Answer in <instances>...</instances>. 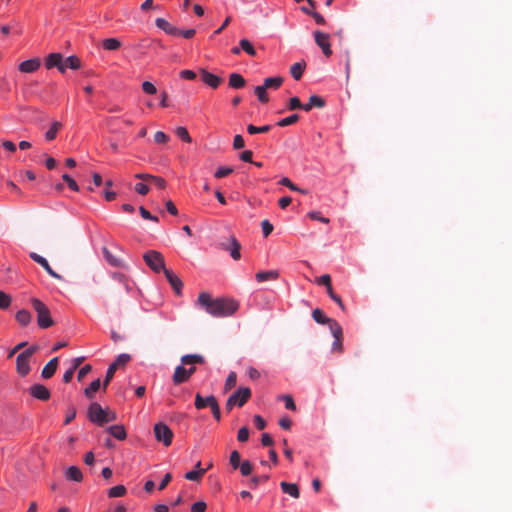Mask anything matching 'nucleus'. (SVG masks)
Listing matches in <instances>:
<instances>
[{"label": "nucleus", "instance_id": "53", "mask_svg": "<svg viewBox=\"0 0 512 512\" xmlns=\"http://www.w3.org/2000/svg\"><path fill=\"white\" fill-rule=\"evenodd\" d=\"M269 480V475H259L253 476L250 480V487L252 489H256L257 486L261 483H265Z\"/></svg>", "mask_w": 512, "mask_h": 512}, {"label": "nucleus", "instance_id": "52", "mask_svg": "<svg viewBox=\"0 0 512 512\" xmlns=\"http://www.w3.org/2000/svg\"><path fill=\"white\" fill-rule=\"evenodd\" d=\"M327 294L329 295V297L341 308L342 311H345L346 308H345V305L341 299V297L337 294L334 293L333 291V288L332 287H328L327 289Z\"/></svg>", "mask_w": 512, "mask_h": 512}, {"label": "nucleus", "instance_id": "44", "mask_svg": "<svg viewBox=\"0 0 512 512\" xmlns=\"http://www.w3.org/2000/svg\"><path fill=\"white\" fill-rule=\"evenodd\" d=\"M236 383H237V374H236V372L231 371L225 380L224 391L227 392V391L231 390L233 387H235Z\"/></svg>", "mask_w": 512, "mask_h": 512}, {"label": "nucleus", "instance_id": "21", "mask_svg": "<svg viewBox=\"0 0 512 512\" xmlns=\"http://www.w3.org/2000/svg\"><path fill=\"white\" fill-rule=\"evenodd\" d=\"M218 401L214 395L203 397L200 393L195 396V407L196 409H204L206 407H212Z\"/></svg>", "mask_w": 512, "mask_h": 512}, {"label": "nucleus", "instance_id": "40", "mask_svg": "<svg viewBox=\"0 0 512 512\" xmlns=\"http://www.w3.org/2000/svg\"><path fill=\"white\" fill-rule=\"evenodd\" d=\"M301 10L305 14L312 16L316 24H318V25H325L326 24L325 18L320 13H318L317 11L310 10V9H308L306 7H302Z\"/></svg>", "mask_w": 512, "mask_h": 512}, {"label": "nucleus", "instance_id": "25", "mask_svg": "<svg viewBox=\"0 0 512 512\" xmlns=\"http://www.w3.org/2000/svg\"><path fill=\"white\" fill-rule=\"evenodd\" d=\"M279 278V272L277 270L259 271L255 274L257 282H265L269 280H277Z\"/></svg>", "mask_w": 512, "mask_h": 512}, {"label": "nucleus", "instance_id": "24", "mask_svg": "<svg viewBox=\"0 0 512 512\" xmlns=\"http://www.w3.org/2000/svg\"><path fill=\"white\" fill-rule=\"evenodd\" d=\"M57 367H58V357H54L44 366V368L42 369V372H41V376L44 379L51 378L55 374Z\"/></svg>", "mask_w": 512, "mask_h": 512}, {"label": "nucleus", "instance_id": "9", "mask_svg": "<svg viewBox=\"0 0 512 512\" xmlns=\"http://www.w3.org/2000/svg\"><path fill=\"white\" fill-rule=\"evenodd\" d=\"M181 363L189 366L186 370L191 377L196 372L195 365L204 364L205 358L200 354H186L181 357Z\"/></svg>", "mask_w": 512, "mask_h": 512}, {"label": "nucleus", "instance_id": "3", "mask_svg": "<svg viewBox=\"0 0 512 512\" xmlns=\"http://www.w3.org/2000/svg\"><path fill=\"white\" fill-rule=\"evenodd\" d=\"M37 350L38 347L33 345L18 354L16 358V371L20 376L25 377L30 373V358Z\"/></svg>", "mask_w": 512, "mask_h": 512}, {"label": "nucleus", "instance_id": "64", "mask_svg": "<svg viewBox=\"0 0 512 512\" xmlns=\"http://www.w3.org/2000/svg\"><path fill=\"white\" fill-rule=\"evenodd\" d=\"M206 509L207 504L204 501H197L191 506V512H205Z\"/></svg>", "mask_w": 512, "mask_h": 512}, {"label": "nucleus", "instance_id": "55", "mask_svg": "<svg viewBox=\"0 0 512 512\" xmlns=\"http://www.w3.org/2000/svg\"><path fill=\"white\" fill-rule=\"evenodd\" d=\"M238 468L240 469V473H241L242 476L250 475L252 473V470H253V466H252L251 462L248 461V460L243 461L239 465Z\"/></svg>", "mask_w": 512, "mask_h": 512}, {"label": "nucleus", "instance_id": "33", "mask_svg": "<svg viewBox=\"0 0 512 512\" xmlns=\"http://www.w3.org/2000/svg\"><path fill=\"white\" fill-rule=\"evenodd\" d=\"M200 467H201V462L198 461L197 464H196V469L188 471L185 474V478L187 480H189V481H197V480H199L205 474V472H206V469H202Z\"/></svg>", "mask_w": 512, "mask_h": 512}, {"label": "nucleus", "instance_id": "35", "mask_svg": "<svg viewBox=\"0 0 512 512\" xmlns=\"http://www.w3.org/2000/svg\"><path fill=\"white\" fill-rule=\"evenodd\" d=\"M62 127V124L59 121H53L49 127V129L45 133V139L47 141H52L56 138L58 131Z\"/></svg>", "mask_w": 512, "mask_h": 512}, {"label": "nucleus", "instance_id": "50", "mask_svg": "<svg viewBox=\"0 0 512 512\" xmlns=\"http://www.w3.org/2000/svg\"><path fill=\"white\" fill-rule=\"evenodd\" d=\"M279 400L284 401L285 408L291 411L296 410V404L294 402V399L290 395H280L278 396Z\"/></svg>", "mask_w": 512, "mask_h": 512}, {"label": "nucleus", "instance_id": "36", "mask_svg": "<svg viewBox=\"0 0 512 512\" xmlns=\"http://www.w3.org/2000/svg\"><path fill=\"white\" fill-rule=\"evenodd\" d=\"M100 379L93 380L88 387L85 388L84 394L87 398L92 399L94 394L100 389Z\"/></svg>", "mask_w": 512, "mask_h": 512}, {"label": "nucleus", "instance_id": "30", "mask_svg": "<svg viewBox=\"0 0 512 512\" xmlns=\"http://www.w3.org/2000/svg\"><path fill=\"white\" fill-rule=\"evenodd\" d=\"M16 321L22 326L26 327L28 326L32 321V315L31 313L26 309H21L17 311L15 315Z\"/></svg>", "mask_w": 512, "mask_h": 512}, {"label": "nucleus", "instance_id": "32", "mask_svg": "<svg viewBox=\"0 0 512 512\" xmlns=\"http://www.w3.org/2000/svg\"><path fill=\"white\" fill-rule=\"evenodd\" d=\"M283 77L281 76H275V77H268L264 79L263 86L266 89H274L277 90L281 87L283 84Z\"/></svg>", "mask_w": 512, "mask_h": 512}, {"label": "nucleus", "instance_id": "1", "mask_svg": "<svg viewBox=\"0 0 512 512\" xmlns=\"http://www.w3.org/2000/svg\"><path fill=\"white\" fill-rule=\"evenodd\" d=\"M198 302L205 308L207 313L214 317L231 316L239 308V303L235 299L225 297L212 299L211 295L207 292L199 294Z\"/></svg>", "mask_w": 512, "mask_h": 512}, {"label": "nucleus", "instance_id": "39", "mask_svg": "<svg viewBox=\"0 0 512 512\" xmlns=\"http://www.w3.org/2000/svg\"><path fill=\"white\" fill-rule=\"evenodd\" d=\"M65 70L70 68L72 70H77L81 66L80 59L75 55H70L66 59H64Z\"/></svg>", "mask_w": 512, "mask_h": 512}, {"label": "nucleus", "instance_id": "61", "mask_svg": "<svg viewBox=\"0 0 512 512\" xmlns=\"http://www.w3.org/2000/svg\"><path fill=\"white\" fill-rule=\"evenodd\" d=\"M262 233L264 237H268L273 231V225L269 220L265 219L261 222Z\"/></svg>", "mask_w": 512, "mask_h": 512}, {"label": "nucleus", "instance_id": "60", "mask_svg": "<svg viewBox=\"0 0 512 512\" xmlns=\"http://www.w3.org/2000/svg\"><path fill=\"white\" fill-rule=\"evenodd\" d=\"M169 139V136L163 131H157L154 135V141L157 144H166Z\"/></svg>", "mask_w": 512, "mask_h": 512}, {"label": "nucleus", "instance_id": "5", "mask_svg": "<svg viewBox=\"0 0 512 512\" xmlns=\"http://www.w3.org/2000/svg\"><path fill=\"white\" fill-rule=\"evenodd\" d=\"M219 247L229 252L233 260H239L241 258V244L234 235L230 234L226 240L221 241Z\"/></svg>", "mask_w": 512, "mask_h": 512}, {"label": "nucleus", "instance_id": "27", "mask_svg": "<svg viewBox=\"0 0 512 512\" xmlns=\"http://www.w3.org/2000/svg\"><path fill=\"white\" fill-rule=\"evenodd\" d=\"M107 432L120 441L125 440L127 437V432L123 425H111L107 428Z\"/></svg>", "mask_w": 512, "mask_h": 512}, {"label": "nucleus", "instance_id": "14", "mask_svg": "<svg viewBox=\"0 0 512 512\" xmlns=\"http://www.w3.org/2000/svg\"><path fill=\"white\" fill-rule=\"evenodd\" d=\"M200 76L201 81L212 89L218 88L222 82V79L219 76L207 71L206 69H200Z\"/></svg>", "mask_w": 512, "mask_h": 512}, {"label": "nucleus", "instance_id": "8", "mask_svg": "<svg viewBox=\"0 0 512 512\" xmlns=\"http://www.w3.org/2000/svg\"><path fill=\"white\" fill-rule=\"evenodd\" d=\"M315 43L321 48L323 54L329 58L332 55L330 35L319 30L313 32Z\"/></svg>", "mask_w": 512, "mask_h": 512}, {"label": "nucleus", "instance_id": "59", "mask_svg": "<svg viewBox=\"0 0 512 512\" xmlns=\"http://www.w3.org/2000/svg\"><path fill=\"white\" fill-rule=\"evenodd\" d=\"M142 90L149 95H154L157 92L156 86L150 81H144L142 83Z\"/></svg>", "mask_w": 512, "mask_h": 512}, {"label": "nucleus", "instance_id": "62", "mask_svg": "<svg viewBox=\"0 0 512 512\" xmlns=\"http://www.w3.org/2000/svg\"><path fill=\"white\" fill-rule=\"evenodd\" d=\"M288 108H289V110H295V109L303 110V104L301 103L300 99L297 96H294L289 99Z\"/></svg>", "mask_w": 512, "mask_h": 512}, {"label": "nucleus", "instance_id": "22", "mask_svg": "<svg viewBox=\"0 0 512 512\" xmlns=\"http://www.w3.org/2000/svg\"><path fill=\"white\" fill-rule=\"evenodd\" d=\"M135 177L138 179L149 181L151 184H153L158 189H164L166 187V181L162 177L153 176L150 174H136Z\"/></svg>", "mask_w": 512, "mask_h": 512}, {"label": "nucleus", "instance_id": "28", "mask_svg": "<svg viewBox=\"0 0 512 512\" xmlns=\"http://www.w3.org/2000/svg\"><path fill=\"white\" fill-rule=\"evenodd\" d=\"M280 487L282 491L291 497L297 499L300 497V490L297 484L295 483H288V482H281Z\"/></svg>", "mask_w": 512, "mask_h": 512}, {"label": "nucleus", "instance_id": "43", "mask_svg": "<svg viewBox=\"0 0 512 512\" xmlns=\"http://www.w3.org/2000/svg\"><path fill=\"white\" fill-rule=\"evenodd\" d=\"M175 134H176L177 137H179L185 143H191L192 142V138H191L188 130L185 127H183V126L177 127L176 130H175Z\"/></svg>", "mask_w": 512, "mask_h": 512}, {"label": "nucleus", "instance_id": "46", "mask_svg": "<svg viewBox=\"0 0 512 512\" xmlns=\"http://www.w3.org/2000/svg\"><path fill=\"white\" fill-rule=\"evenodd\" d=\"M298 120H299V115L298 114H292V115H290L288 117L280 119L277 122V126H279V127H286V126H289V125H292V124L296 123Z\"/></svg>", "mask_w": 512, "mask_h": 512}, {"label": "nucleus", "instance_id": "20", "mask_svg": "<svg viewBox=\"0 0 512 512\" xmlns=\"http://www.w3.org/2000/svg\"><path fill=\"white\" fill-rule=\"evenodd\" d=\"M190 379V375L188 374L185 365L182 363L175 368L174 374L172 376V381L174 385H180L182 383L187 382Z\"/></svg>", "mask_w": 512, "mask_h": 512}, {"label": "nucleus", "instance_id": "54", "mask_svg": "<svg viewBox=\"0 0 512 512\" xmlns=\"http://www.w3.org/2000/svg\"><path fill=\"white\" fill-rule=\"evenodd\" d=\"M62 179L66 182V184L68 185L69 189L74 191V192H78L79 191V185L77 184V182L71 177L69 176L67 173H64L62 175Z\"/></svg>", "mask_w": 512, "mask_h": 512}, {"label": "nucleus", "instance_id": "12", "mask_svg": "<svg viewBox=\"0 0 512 512\" xmlns=\"http://www.w3.org/2000/svg\"><path fill=\"white\" fill-rule=\"evenodd\" d=\"M251 395L252 393L249 387H239L229 397H233L237 406L242 407L248 402V400L251 398Z\"/></svg>", "mask_w": 512, "mask_h": 512}, {"label": "nucleus", "instance_id": "37", "mask_svg": "<svg viewBox=\"0 0 512 512\" xmlns=\"http://www.w3.org/2000/svg\"><path fill=\"white\" fill-rule=\"evenodd\" d=\"M127 490L124 485H116L108 489L107 495L109 498H117L123 497L126 494Z\"/></svg>", "mask_w": 512, "mask_h": 512}, {"label": "nucleus", "instance_id": "2", "mask_svg": "<svg viewBox=\"0 0 512 512\" xmlns=\"http://www.w3.org/2000/svg\"><path fill=\"white\" fill-rule=\"evenodd\" d=\"M31 304L37 314V324L41 329H47L54 325L51 313L47 305L38 298H32Z\"/></svg>", "mask_w": 512, "mask_h": 512}, {"label": "nucleus", "instance_id": "26", "mask_svg": "<svg viewBox=\"0 0 512 512\" xmlns=\"http://www.w3.org/2000/svg\"><path fill=\"white\" fill-rule=\"evenodd\" d=\"M325 104L326 102L322 97L318 95H312L309 97L308 102L303 104V110L310 111L313 107L323 108Z\"/></svg>", "mask_w": 512, "mask_h": 512}, {"label": "nucleus", "instance_id": "57", "mask_svg": "<svg viewBox=\"0 0 512 512\" xmlns=\"http://www.w3.org/2000/svg\"><path fill=\"white\" fill-rule=\"evenodd\" d=\"M229 462L233 469H237L239 465L242 463L240 461V453L237 450L232 451V453L230 454Z\"/></svg>", "mask_w": 512, "mask_h": 512}, {"label": "nucleus", "instance_id": "29", "mask_svg": "<svg viewBox=\"0 0 512 512\" xmlns=\"http://www.w3.org/2000/svg\"><path fill=\"white\" fill-rule=\"evenodd\" d=\"M65 478L69 481L81 482L83 480V474L79 467L70 466L65 471Z\"/></svg>", "mask_w": 512, "mask_h": 512}, {"label": "nucleus", "instance_id": "18", "mask_svg": "<svg viewBox=\"0 0 512 512\" xmlns=\"http://www.w3.org/2000/svg\"><path fill=\"white\" fill-rule=\"evenodd\" d=\"M334 341L332 343V350L337 352L343 351V344H342V338H343V330L340 324H334V328L330 330Z\"/></svg>", "mask_w": 512, "mask_h": 512}, {"label": "nucleus", "instance_id": "34", "mask_svg": "<svg viewBox=\"0 0 512 512\" xmlns=\"http://www.w3.org/2000/svg\"><path fill=\"white\" fill-rule=\"evenodd\" d=\"M102 47L108 51H116L121 47V41L117 38H106L102 41Z\"/></svg>", "mask_w": 512, "mask_h": 512}, {"label": "nucleus", "instance_id": "10", "mask_svg": "<svg viewBox=\"0 0 512 512\" xmlns=\"http://www.w3.org/2000/svg\"><path fill=\"white\" fill-rule=\"evenodd\" d=\"M45 67L47 69L57 68L59 72L65 73L64 58L61 53H50L45 58Z\"/></svg>", "mask_w": 512, "mask_h": 512}, {"label": "nucleus", "instance_id": "58", "mask_svg": "<svg viewBox=\"0 0 512 512\" xmlns=\"http://www.w3.org/2000/svg\"><path fill=\"white\" fill-rule=\"evenodd\" d=\"M11 301L10 295L0 291V309H7L11 305Z\"/></svg>", "mask_w": 512, "mask_h": 512}, {"label": "nucleus", "instance_id": "47", "mask_svg": "<svg viewBox=\"0 0 512 512\" xmlns=\"http://www.w3.org/2000/svg\"><path fill=\"white\" fill-rule=\"evenodd\" d=\"M116 370H117L116 365L111 363L106 371V375H105V378L103 381V389L104 390H106V387L108 386L109 382L113 379Z\"/></svg>", "mask_w": 512, "mask_h": 512}, {"label": "nucleus", "instance_id": "16", "mask_svg": "<svg viewBox=\"0 0 512 512\" xmlns=\"http://www.w3.org/2000/svg\"><path fill=\"white\" fill-rule=\"evenodd\" d=\"M164 275L177 295H181L183 283L181 279L170 269H164Z\"/></svg>", "mask_w": 512, "mask_h": 512}, {"label": "nucleus", "instance_id": "6", "mask_svg": "<svg viewBox=\"0 0 512 512\" xmlns=\"http://www.w3.org/2000/svg\"><path fill=\"white\" fill-rule=\"evenodd\" d=\"M153 430L157 441L162 442L166 447L171 445L174 434L167 424L162 422L156 423Z\"/></svg>", "mask_w": 512, "mask_h": 512}, {"label": "nucleus", "instance_id": "56", "mask_svg": "<svg viewBox=\"0 0 512 512\" xmlns=\"http://www.w3.org/2000/svg\"><path fill=\"white\" fill-rule=\"evenodd\" d=\"M232 172H233V168L221 166L215 171L214 177L220 179V178L230 175Z\"/></svg>", "mask_w": 512, "mask_h": 512}, {"label": "nucleus", "instance_id": "48", "mask_svg": "<svg viewBox=\"0 0 512 512\" xmlns=\"http://www.w3.org/2000/svg\"><path fill=\"white\" fill-rule=\"evenodd\" d=\"M131 361V355L127 353L119 354L116 359L112 362L116 367L125 366L128 362Z\"/></svg>", "mask_w": 512, "mask_h": 512}, {"label": "nucleus", "instance_id": "38", "mask_svg": "<svg viewBox=\"0 0 512 512\" xmlns=\"http://www.w3.org/2000/svg\"><path fill=\"white\" fill-rule=\"evenodd\" d=\"M304 70H305V63H294L291 68H290V72H291V75L292 77L295 79V80H300L303 73H304Z\"/></svg>", "mask_w": 512, "mask_h": 512}, {"label": "nucleus", "instance_id": "7", "mask_svg": "<svg viewBox=\"0 0 512 512\" xmlns=\"http://www.w3.org/2000/svg\"><path fill=\"white\" fill-rule=\"evenodd\" d=\"M106 415V410L101 407V405L97 402H93L89 405L87 411V417L92 422L99 426H103L107 423V419L104 418Z\"/></svg>", "mask_w": 512, "mask_h": 512}, {"label": "nucleus", "instance_id": "13", "mask_svg": "<svg viewBox=\"0 0 512 512\" xmlns=\"http://www.w3.org/2000/svg\"><path fill=\"white\" fill-rule=\"evenodd\" d=\"M29 256H30V258H31L34 262H36V263H38L40 266H42V267L45 269V271H46V272H47L51 277H53V278H55V279H62V277H61L57 272H55V271L51 268V266H50V264H49V262L47 261V259H46V258H44L43 256H41V255L37 254L36 252H31V253L29 254Z\"/></svg>", "mask_w": 512, "mask_h": 512}, {"label": "nucleus", "instance_id": "15", "mask_svg": "<svg viewBox=\"0 0 512 512\" xmlns=\"http://www.w3.org/2000/svg\"><path fill=\"white\" fill-rule=\"evenodd\" d=\"M312 317L318 324H327L330 330L334 328V324H339L335 319L326 316L325 313L319 308L313 310Z\"/></svg>", "mask_w": 512, "mask_h": 512}, {"label": "nucleus", "instance_id": "45", "mask_svg": "<svg viewBox=\"0 0 512 512\" xmlns=\"http://www.w3.org/2000/svg\"><path fill=\"white\" fill-rule=\"evenodd\" d=\"M279 184L283 185L285 187H288L292 191L300 192L302 194L307 193L306 190H303V189L297 187L288 177L281 178V180L279 181Z\"/></svg>", "mask_w": 512, "mask_h": 512}, {"label": "nucleus", "instance_id": "41", "mask_svg": "<svg viewBox=\"0 0 512 512\" xmlns=\"http://www.w3.org/2000/svg\"><path fill=\"white\" fill-rule=\"evenodd\" d=\"M239 45H240L241 50L246 52L249 56H256V50H255L254 46L252 45V43L248 39H245V38L241 39L239 41Z\"/></svg>", "mask_w": 512, "mask_h": 512}, {"label": "nucleus", "instance_id": "23", "mask_svg": "<svg viewBox=\"0 0 512 512\" xmlns=\"http://www.w3.org/2000/svg\"><path fill=\"white\" fill-rule=\"evenodd\" d=\"M102 252H103V256H104L105 260L107 261V263L110 266L119 267V268L127 267L126 264L124 263V261H122L121 259L114 256L108 248L104 247Z\"/></svg>", "mask_w": 512, "mask_h": 512}, {"label": "nucleus", "instance_id": "17", "mask_svg": "<svg viewBox=\"0 0 512 512\" xmlns=\"http://www.w3.org/2000/svg\"><path fill=\"white\" fill-rule=\"evenodd\" d=\"M155 25L161 29L162 31H164L167 35L169 36H173V37H178V34H179V28H177L176 26L172 25L169 21H167L166 19L164 18H157L155 20Z\"/></svg>", "mask_w": 512, "mask_h": 512}, {"label": "nucleus", "instance_id": "31", "mask_svg": "<svg viewBox=\"0 0 512 512\" xmlns=\"http://www.w3.org/2000/svg\"><path fill=\"white\" fill-rule=\"evenodd\" d=\"M246 81L239 73H232L229 76V87L233 89H241L245 86Z\"/></svg>", "mask_w": 512, "mask_h": 512}, {"label": "nucleus", "instance_id": "19", "mask_svg": "<svg viewBox=\"0 0 512 512\" xmlns=\"http://www.w3.org/2000/svg\"><path fill=\"white\" fill-rule=\"evenodd\" d=\"M41 62L39 58H32L21 62L18 70L22 73H33L40 68Z\"/></svg>", "mask_w": 512, "mask_h": 512}, {"label": "nucleus", "instance_id": "63", "mask_svg": "<svg viewBox=\"0 0 512 512\" xmlns=\"http://www.w3.org/2000/svg\"><path fill=\"white\" fill-rule=\"evenodd\" d=\"M249 438V429L246 426L238 430L237 439L239 442H246Z\"/></svg>", "mask_w": 512, "mask_h": 512}, {"label": "nucleus", "instance_id": "49", "mask_svg": "<svg viewBox=\"0 0 512 512\" xmlns=\"http://www.w3.org/2000/svg\"><path fill=\"white\" fill-rule=\"evenodd\" d=\"M271 129L270 125H264V126H255L253 124H249L247 126V132L249 134H257V133H266Z\"/></svg>", "mask_w": 512, "mask_h": 512}, {"label": "nucleus", "instance_id": "4", "mask_svg": "<svg viewBox=\"0 0 512 512\" xmlns=\"http://www.w3.org/2000/svg\"><path fill=\"white\" fill-rule=\"evenodd\" d=\"M143 260L145 261L146 265L155 273H159L161 271L164 272V269H167L165 267V260L163 255L156 251V250H148L143 255Z\"/></svg>", "mask_w": 512, "mask_h": 512}, {"label": "nucleus", "instance_id": "51", "mask_svg": "<svg viewBox=\"0 0 512 512\" xmlns=\"http://www.w3.org/2000/svg\"><path fill=\"white\" fill-rule=\"evenodd\" d=\"M307 216L311 220L319 221V222H322L324 224H328L330 222V219L327 218V217H324L322 215V213L319 212V211H310V212H308Z\"/></svg>", "mask_w": 512, "mask_h": 512}, {"label": "nucleus", "instance_id": "11", "mask_svg": "<svg viewBox=\"0 0 512 512\" xmlns=\"http://www.w3.org/2000/svg\"><path fill=\"white\" fill-rule=\"evenodd\" d=\"M29 394L38 400L47 401L51 397L49 389L43 384H33L29 387Z\"/></svg>", "mask_w": 512, "mask_h": 512}, {"label": "nucleus", "instance_id": "42", "mask_svg": "<svg viewBox=\"0 0 512 512\" xmlns=\"http://www.w3.org/2000/svg\"><path fill=\"white\" fill-rule=\"evenodd\" d=\"M254 93L261 103L265 104L269 101L267 89L263 85L256 86L254 88Z\"/></svg>", "mask_w": 512, "mask_h": 512}]
</instances>
